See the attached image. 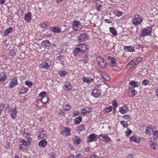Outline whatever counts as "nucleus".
I'll return each instance as SVG.
<instances>
[{"label":"nucleus","instance_id":"obj_1","mask_svg":"<svg viewBox=\"0 0 158 158\" xmlns=\"http://www.w3.org/2000/svg\"><path fill=\"white\" fill-rule=\"evenodd\" d=\"M78 46L79 47L76 48L74 49V55H77L78 53L80 52L84 53L87 52L89 51V46L86 44H81L78 45Z\"/></svg>","mask_w":158,"mask_h":158},{"label":"nucleus","instance_id":"obj_2","mask_svg":"<svg viewBox=\"0 0 158 158\" xmlns=\"http://www.w3.org/2000/svg\"><path fill=\"white\" fill-rule=\"evenodd\" d=\"M100 85L98 86H96L94 89L91 94L95 98H98L100 97L102 91L101 89H98V87L101 86Z\"/></svg>","mask_w":158,"mask_h":158},{"label":"nucleus","instance_id":"obj_3","mask_svg":"<svg viewBox=\"0 0 158 158\" xmlns=\"http://www.w3.org/2000/svg\"><path fill=\"white\" fill-rule=\"evenodd\" d=\"M51 65V62L48 60H46L43 62L42 63L39 65V67L44 69H48L50 68Z\"/></svg>","mask_w":158,"mask_h":158},{"label":"nucleus","instance_id":"obj_4","mask_svg":"<svg viewBox=\"0 0 158 158\" xmlns=\"http://www.w3.org/2000/svg\"><path fill=\"white\" fill-rule=\"evenodd\" d=\"M143 21V19L140 17L138 14H136L134 18L133 19L132 22L134 25H137L140 24L141 22Z\"/></svg>","mask_w":158,"mask_h":158},{"label":"nucleus","instance_id":"obj_5","mask_svg":"<svg viewBox=\"0 0 158 158\" xmlns=\"http://www.w3.org/2000/svg\"><path fill=\"white\" fill-rule=\"evenodd\" d=\"M82 25L79 21H74L73 23V28L74 30L76 31H80L82 28Z\"/></svg>","mask_w":158,"mask_h":158},{"label":"nucleus","instance_id":"obj_6","mask_svg":"<svg viewBox=\"0 0 158 158\" xmlns=\"http://www.w3.org/2000/svg\"><path fill=\"white\" fill-rule=\"evenodd\" d=\"M97 61L101 68H104L106 67V63L104 61L103 57L98 56L96 58Z\"/></svg>","mask_w":158,"mask_h":158},{"label":"nucleus","instance_id":"obj_7","mask_svg":"<svg viewBox=\"0 0 158 158\" xmlns=\"http://www.w3.org/2000/svg\"><path fill=\"white\" fill-rule=\"evenodd\" d=\"M98 138L101 141L106 142H109L111 140V138L105 134H100L98 136Z\"/></svg>","mask_w":158,"mask_h":158},{"label":"nucleus","instance_id":"obj_8","mask_svg":"<svg viewBox=\"0 0 158 158\" xmlns=\"http://www.w3.org/2000/svg\"><path fill=\"white\" fill-rule=\"evenodd\" d=\"M46 133V132L43 129H39L38 132V139H45L47 136V134Z\"/></svg>","mask_w":158,"mask_h":158},{"label":"nucleus","instance_id":"obj_9","mask_svg":"<svg viewBox=\"0 0 158 158\" xmlns=\"http://www.w3.org/2000/svg\"><path fill=\"white\" fill-rule=\"evenodd\" d=\"M89 38L88 35L86 33H84L80 34L77 40L79 42L84 41Z\"/></svg>","mask_w":158,"mask_h":158},{"label":"nucleus","instance_id":"obj_10","mask_svg":"<svg viewBox=\"0 0 158 158\" xmlns=\"http://www.w3.org/2000/svg\"><path fill=\"white\" fill-rule=\"evenodd\" d=\"M98 136L95 134H92L89 135L87 138V141L88 143L97 140Z\"/></svg>","mask_w":158,"mask_h":158},{"label":"nucleus","instance_id":"obj_11","mask_svg":"<svg viewBox=\"0 0 158 158\" xmlns=\"http://www.w3.org/2000/svg\"><path fill=\"white\" fill-rule=\"evenodd\" d=\"M151 29L149 28L148 29L143 28L142 30V34L141 35L142 37L145 36L149 35L151 33Z\"/></svg>","mask_w":158,"mask_h":158},{"label":"nucleus","instance_id":"obj_12","mask_svg":"<svg viewBox=\"0 0 158 158\" xmlns=\"http://www.w3.org/2000/svg\"><path fill=\"white\" fill-rule=\"evenodd\" d=\"M26 143L25 142L24 139H22L19 145V149L20 150L22 149H26L27 147H29V146L26 145Z\"/></svg>","mask_w":158,"mask_h":158},{"label":"nucleus","instance_id":"obj_13","mask_svg":"<svg viewBox=\"0 0 158 158\" xmlns=\"http://www.w3.org/2000/svg\"><path fill=\"white\" fill-rule=\"evenodd\" d=\"M84 82L87 83H90L94 82V79L90 77H84L82 79Z\"/></svg>","mask_w":158,"mask_h":158},{"label":"nucleus","instance_id":"obj_14","mask_svg":"<svg viewBox=\"0 0 158 158\" xmlns=\"http://www.w3.org/2000/svg\"><path fill=\"white\" fill-rule=\"evenodd\" d=\"M130 139L131 141L135 142L137 143H138L140 141L139 137L136 135H133L131 136Z\"/></svg>","mask_w":158,"mask_h":158},{"label":"nucleus","instance_id":"obj_15","mask_svg":"<svg viewBox=\"0 0 158 158\" xmlns=\"http://www.w3.org/2000/svg\"><path fill=\"white\" fill-rule=\"evenodd\" d=\"M92 111V110L89 108L86 107L85 108L82 110L81 113L83 114L84 115H86L88 114Z\"/></svg>","mask_w":158,"mask_h":158},{"label":"nucleus","instance_id":"obj_16","mask_svg":"<svg viewBox=\"0 0 158 158\" xmlns=\"http://www.w3.org/2000/svg\"><path fill=\"white\" fill-rule=\"evenodd\" d=\"M72 88V86L69 82H66L65 83L64 89L66 91L70 90Z\"/></svg>","mask_w":158,"mask_h":158},{"label":"nucleus","instance_id":"obj_17","mask_svg":"<svg viewBox=\"0 0 158 158\" xmlns=\"http://www.w3.org/2000/svg\"><path fill=\"white\" fill-rule=\"evenodd\" d=\"M71 130L69 127L64 128L62 131L63 134H64L66 136H68L71 135L70 131Z\"/></svg>","mask_w":158,"mask_h":158},{"label":"nucleus","instance_id":"obj_18","mask_svg":"<svg viewBox=\"0 0 158 158\" xmlns=\"http://www.w3.org/2000/svg\"><path fill=\"white\" fill-rule=\"evenodd\" d=\"M108 58L111 60L110 65L112 67L115 66L116 65V60L111 56H109Z\"/></svg>","mask_w":158,"mask_h":158},{"label":"nucleus","instance_id":"obj_19","mask_svg":"<svg viewBox=\"0 0 158 158\" xmlns=\"http://www.w3.org/2000/svg\"><path fill=\"white\" fill-rule=\"evenodd\" d=\"M24 19L26 21L28 22H30L31 19V14L30 12H28V13L25 15Z\"/></svg>","mask_w":158,"mask_h":158},{"label":"nucleus","instance_id":"obj_20","mask_svg":"<svg viewBox=\"0 0 158 158\" xmlns=\"http://www.w3.org/2000/svg\"><path fill=\"white\" fill-rule=\"evenodd\" d=\"M101 75L102 77L106 81H109L110 80V78L109 76L106 73L102 72L101 73Z\"/></svg>","mask_w":158,"mask_h":158},{"label":"nucleus","instance_id":"obj_21","mask_svg":"<svg viewBox=\"0 0 158 158\" xmlns=\"http://www.w3.org/2000/svg\"><path fill=\"white\" fill-rule=\"evenodd\" d=\"M50 30L55 33H58L61 32V31L58 27H52L50 28Z\"/></svg>","mask_w":158,"mask_h":158},{"label":"nucleus","instance_id":"obj_22","mask_svg":"<svg viewBox=\"0 0 158 158\" xmlns=\"http://www.w3.org/2000/svg\"><path fill=\"white\" fill-rule=\"evenodd\" d=\"M41 44L45 47H49L51 45V44L49 41L47 40H43Z\"/></svg>","mask_w":158,"mask_h":158},{"label":"nucleus","instance_id":"obj_23","mask_svg":"<svg viewBox=\"0 0 158 158\" xmlns=\"http://www.w3.org/2000/svg\"><path fill=\"white\" fill-rule=\"evenodd\" d=\"M10 112H11L10 115L12 118L13 119L15 118H16V116L17 114V112L16 108H15L14 109H13Z\"/></svg>","mask_w":158,"mask_h":158},{"label":"nucleus","instance_id":"obj_24","mask_svg":"<svg viewBox=\"0 0 158 158\" xmlns=\"http://www.w3.org/2000/svg\"><path fill=\"white\" fill-rule=\"evenodd\" d=\"M128 110V108L127 106H124L123 107H120L119 108V111L122 114L126 113Z\"/></svg>","mask_w":158,"mask_h":158},{"label":"nucleus","instance_id":"obj_25","mask_svg":"<svg viewBox=\"0 0 158 158\" xmlns=\"http://www.w3.org/2000/svg\"><path fill=\"white\" fill-rule=\"evenodd\" d=\"M47 141L44 139L41 140L39 143V146L42 148H44L47 144Z\"/></svg>","mask_w":158,"mask_h":158},{"label":"nucleus","instance_id":"obj_26","mask_svg":"<svg viewBox=\"0 0 158 158\" xmlns=\"http://www.w3.org/2000/svg\"><path fill=\"white\" fill-rule=\"evenodd\" d=\"M152 127V126H149L147 127L145 131L146 134H151L152 132H153L154 131L153 129V127Z\"/></svg>","mask_w":158,"mask_h":158},{"label":"nucleus","instance_id":"obj_27","mask_svg":"<svg viewBox=\"0 0 158 158\" xmlns=\"http://www.w3.org/2000/svg\"><path fill=\"white\" fill-rule=\"evenodd\" d=\"M85 128V125L84 124H81L79 126L77 127V131L78 133H80L81 131H84Z\"/></svg>","mask_w":158,"mask_h":158},{"label":"nucleus","instance_id":"obj_28","mask_svg":"<svg viewBox=\"0 0 158 158\" xmlns=\"http://www.w3.org/2000/svg\"><path fill=\"white\" fill-rule=\"evenodd\" d=\"M13 31V28L11 27H9V28L6 30L4 32V35L5 36L7 35L9 33H11Z\"/></svg>","mask_w":158,"mask_h":158},{"label":"nucleus","instance_id":"obj_29","mask_svg":"<svg viewBox=\"0 0 158 158\" xmlns=\"http://www.w3.org/2000/svg\"><path fill=\"white\" fill-rule=\"evenodd\" d=\"M82 119V117L80 116L76 118L74 121V123L76 124H79L81 121Z\"/></svg>","mask_w":158,"mask_h":158},{"label":"nucleus","instance_id":"obj_30","mask_svg":"<svg viewBox=\"0 0 158 158\" xmlns=\"http://www.w3.org/2000/svg\"><path fill=\"white\" fill-rule=\"evenodd\" d=\"M6 79V76L5 73L0 74V82L5 81Z\"/></svg>","mask_w":158,"mask_h":158},{"label":"nucleus","instance_id":"obj_31","mask_svg":"<svg viewBox=\"0 0 158 158\" xmlns=\"http://www.w3.org/2000/svg\"><path fill=\"white\" fill-rule=\"evenodd\" d=\"M48 101V98L47 96H44L41 99V102L45 104L47 103Z\"/></svg>","mask_w":158,"mask_h":158},{"label":"nucleus","instance_id":"obj_32","mask_svg":"<svg viewBox=\"0 0 158 158\" xmlns=\"http://www.w3.org/2000/svg\"><path fill=\"white\" fill-rule=\"evenodd\" d=\"M131 90L129 91V95L131 97H132L135 94H136L137 93V92L136 90H135L134 89H130Z\"/></svg>","mask_w":158,"mask_h":158},{"label":"nucleus","instance_id":"obj_33","mask_svg":"<svg viewBox=\"0 0 158 158\" xmlns=\"http://www.w3.org/2000/svg\"><path fill=\"white\" fill-rule=\"evenodd\" d=\"M109 29L110 32L114 35L116 36L117 35V33L114 27H110Z\"/></svg>","mask_w":158,"mask_h":158},{"label":"nucleus","instance_id":"obj_34","mask_svg":"<svg viewBox=\"0 0 158 158\" xmlns=\"http://www.w3.org/2000/svg\"><path fill=\"white\" fill-rule=\"evenodd\" d=\"M125 50L127 52H131L134 50V48L132 46H130L126 47V48H125Z\"/></svg>","mask_w":158,"mask_h":158},{"label":"nucleus","instance_id":"obj_35","mask_svg":"<svg viewBox=\"0 0 158 158\" xmlns=\"http://www.w3.org/2000/svg\"><path fill=\"white\" fill-rule=\"evenodd\" d=\"M129 84L132 86V87H137L138 85L137 84L136 81H131L129 83Z\"/></svg>","mask_w":158,"mask_h":158},{"label":"nucleus","instance_id":"obj_36","mask_svg":"<svg viewBox=\"0 0 158 158\" xmlns=\"http://www.w3.org/2000/svg\"><path fill=\"white\" fill-rule=\"evenodd\" d=\"M137 64V63H136V62L133 59L132 61L129 63L128 65H131V67L132 68L134 67V66Z\"/></svg>","mask_w":158,"mask_h":158},{"label":"nucleus","instance_id":"obj_37","mask_svg":"<svg viewBox=\"0 0 158 158\" xmlns=\"http://www.w3.org/2000/svg\"><path fill=\"white\" fill-rule=\"evenodd\" d=\"M31 141L32 140L31 139V138H30L29 137L26 140H25V142L26 143V145H27L28 146H29L30 144Z\"/></svg>","mask_w":158,"mask_h":158},{"label":"nucleus","instance_id":"obj_38","mask_svg":"<svg viewBox=\"0 0 158 158\" xmlns=\"http://www.w3.org/2000/svg\"><path fill=\"white\" fill-rule=\"evenodd\" d=\"M157 147V143L155 142H153L151 145V148L154 149H156Z\"/></svg>","mask_w":158,"mask_h":158},{"label":"nucleus","instance_id":"obj_39","mask_svg":"<svg viewBox=\"0 0 158 158\" xmlns=\"http://www.w3.org/2000/svg\"><path fill=\"white\" fill-rule=\"evenodd\" d=\"M121 124L124 128L127 127L128 126V124L127 122L125 121H122L121 122Z\"/></svg>","mask_w":158,"mask_h":158},{"label":"nucleus","instance_id":"obj_40","mask_svg":"<svg viewBox=\"0 0 158 158\" xmlns=\"http://www.w3.org/2000/svg\"><path fill=\"white\" fill-rule=\"evenodd\" d=\"M9 54L12 57L15 56L16 55L15 51L14 50H10L9 52Z\"/></svg>","mask_w":158,"mask_h":158},{"label":"nucleus","instance_id":"obj_41","mask_svg":"<svg viewBox=\"0 0 158 158\" xmlns=\"http://www.w3.org/2000/svg\"><path fill=\"white\" fill-rule=\"evenodd\" d=\"M134 60L136 62V63H137V64L139 62L142 60V58L141 57H138L137 58L134 59Z\"/></svg>","mask_w":158,"mask_h":158},{"label":"nucleus","instance_id":"obj_42","mask_svg":"<svg viewBox=\"0 0 158 158\" xmlns=\"http://www.w3.org/2000/svg\"><path fill=\"white\" fill-rule=\"evenodd\" d=\"M81 141V138L77 136L75 138V142L77 144H79L80 143Z\"/></svg>","mask_w":158,"mask_h":158},{"label":"nucleus","instance_id":"obj_43","mask_svg":"<svg viewBox=\"0 0 158 158\" xmlns=\"http://www.w3.org/2000/svg\"><path fill=\"white\" fill-rule=\"evenodd\" d=\"M23 89H22V91L20 92V94H25L27 92V91H28V89L27 88H23Z\"/></svg>","mask_w":158,"mask_h":158},{"label":"nucleus","instance_id":"obj_44","mask_svg":"<svg viewBox=\"0 0 158 158\" xmlns=\"http://www.w3.org/2000/svg\"><path fill=\"white\" fill-rule=\"evenodd\" d=\"M30 131H29L28 129H25L24 130V132L25 134L27 135V137L28 136L30 135Z\"/></svg>","mask_w":158,"mask_h":158},{"label":"nucleus","instance_id":"obj_45","mask_svg":"<svg viewBox=\"0 0 158 158\" xmlns=\"http://www.w3.org/2000/svg\"><path fill=\"white\" fill-rule=\"evenodd\" d=\"M60 75L61 76H65L67 74V72L65 71H61L59 73Z\"/></svg>","mask_w":158,"mask_h":158},{"label":"nucleus","instance_id":"obj_46","mask_svg":"<svg viewBox=\"0 0 158 158\" xmlns=\"http://www.w3.org/2000/svg\"><path fill=\"white\" fill-rule=\"evenodd\" d=\"M89 60V58L87 56H84V59L83 60V63L84 64H85L87 63L88 61Z\"/></svg>","mask_w":158,"mask_h":158},{"label":"nucleus","instance_id":"obj_47","mask_svg":"<svg viewBox=\"0 0 158 158\" xmlns=\"http://www.w3.org/2000/svg\"><path fill=\"white\" fill-rule=\"evenodd\" d=\"M25 84L26 85H27L29 87L33 85V83L32 82H30L28 81H26L25 82Z\"/></svg>","mask_w":158,"mask_h":158},{"label":"nucleus","instance_id":"obj_48","mask_svg":"<svg viewBox=\"0 0 158 158\" xmlns=\"http://www.w3.org/2000/svg\"><path fill=\"white\" fill-rule=\"evenodd\" d=\"M11 83L14 85H16L17 83V81L16 78L14 79L11 81Z\"/></svg>","mask_w":158,"mask_h":158},{"label":"nucleus","instance_id":"obj_49","mask_svg":"<svg viewBox=\"0 0 158 158\" xmlns=\"http://www.w3.org/2000/svg\"><path fill=\"white\" fill-rule=\"evenodd\" d=\"M63 108L64 109V110H65L66 111H68L69 110L70 106H69V105H67L65 107L64 106Z\"/></svg>","mask_w":158,"mask_h":158},{"label":"nucleus","instance_id":"obj_50","mask_svg":"<svg viewBox=\"0 0 158 158\" xmlns=\"http://www.w3.org/2000/svg\"><path fill=\"white\" fill-rule=\"evenodd\" d=\"M112 107L110 106L109 107L105 109V110L106 112H110L112 110Z\"/></svg>","mask_w":158,"mask_h":158},{"label":"nucleus","instance_id":"obj_51","mask_svg":"<svg viewBox=\"0 0 158 158\" xmlns=\"http://www.w3.org/2000/svg\"><path fill=\"white\" fill-rule=\"evenodd\" d=\"M148 81L147 80H145L142 81V84L143 85H148Z\"/></svg>","mask_w":158,"mask_h":158},{"label":"nucleus","instance_id":"obj_52","mask_svg":"<svg viewBox=\"0 0 158 158\" xmlns=\"http://www.w3.org/2000/svg\"><path fill=\"white\" fill-rule=\"evenodd\" d=\"M153 135L154 136H155L156 137H158V131H153Z\"/></svg>","mask_w":158,"mask_h":158},{"label":"nucleus","instance_id":"obj_53","mask_svg":"<svg viewBox=\"0 0 158 158\" xmlns=\"http://www.w3.org/2000/svg\"><path fill=\"white\" fill-rule=\"evenodd\" d=\"M11 109L10 106H7L6 107V111H7V112H10L11 111Z\"/></svg>","mask_w":158,"mask_h":158},{"label":"nucleus","instance_id":"obj_54","mask_svg":"<svg viewBox=\"0 0 158 158\" xmlns=\"http://www.w3.org/2000/svg\"><path fill=\"white\" fill-rule=\"evenodd\" d=\"M113 106H114V108H116L118 106L117 103L116 101H114L113 103Z\"/></svg>","mask_w":158,"mask_h":158},{"label":"nucleus","instance_id":"obj_55","mask_svg":"<svg viewBox=\"0 0 158 158\" xmlns=\"http://www.w3.org/2000/svg\"><path fill=\"white\" fill-rule=\"evenodd\" d=\"M102 9V6L101 5H99L97 7V10L98 11H100Z\"/></svg>","mask_w":158,"mask_h":158},{"label":"nucleus","instance_id":"obj_56","mask_svg":"<svg viewBox=\"0 0 158 158\" xmlns=\"http://www.w3.org/2000/svg\"><path fill=\"white\" fill-rule=\"evenodd\" d=\"M47 23L45 22L41 24V27L42 28H45L47 26Z\"/></svg>","mask_w":158,"mask_h":158},{"label":"nucleus","instance_id":"obj_57","mask_svg":"<svg viewBox=\"0 0 158 158\" xmlns=\"http://www.w3.org/2000/svg\"><path fill=\"white\" fill-rule=\"evenodd\" d=\"M123 13L120 11H118L116 13V15L117 16H119L122 15Z\"/></svg>","mask_w":158,"mask_h":158},{"label":"nucleus","instance_id":"obj_58","mask_svg":"<svg viewBox=\"0 0 158 158\" xmlns=\"http://www.w3.org/2000/svg\"><path fill=\"white\" fill-rule=\"evenodd\" d=\"M46 93L44 91H42L39 94V96L40 97H42L43 96L46 94Z\"/></svg>","mask_w":158,"mask_h":158},{"label":"nucleus","instance_id":"obj_59","mask_svg":"<svg viewBox=\"0 0 158 158\" xmlns=\"http://www.w3.org/2000/svg\"><path fill=\"white\" fill-rule=\"evenodd\" d=\"M132 132V131L131 130L129 129V130L128 131L126 132L127 135L129 136L131 133Z\"/></svg>","mask_w":158,"mask_h":158},{"label":"nucleus","instance_id":"obj_60","mask_svg":"<svg viewBox=\"0 0 158 158\" xmlns=\"http://www.w3.org/2000/svg\"><path fill=\"white\" fill-rule=\"evenodd\" d=\"M55 155L53 153H51L50 155L49 158H55Z\"/></svg>","mask_w":158,"mask_h":158},{"label":"nucleus","instance_id":"obj_61","mask_svg":"<svg viewBox=\"0 0 158 158\" xmlns=\"http://www.w3.org/2000/svg\"><path fill=\"white\" fill-rule=\"evenodd\" d=\"M81 156V154L80 153H78L75 156V158H80Z\"/></svg>","mask_w":158,"mask_h":158},{"label":"nucleus","instance_id":"obj_62","mask_svg":"<svg viewBox=\"0 0 158 158\" xmlns=\"http://www.w3.org/2000/svg\"><path fill=\"white\" fill-rule=\"evenodd\" d=\"M130 117V115L129 114L124 115L123 116V117L125 119H127V118H129Z\"/></svg>","mask_w":158,"mask_h":158},{"label":"nucleus","instance_id":"obj_63","mask_svg":"<svg viewBox=\"0 0 158 158\" xmlns=\"http://www.w3.org/2000/svg\"><path fill=\"white\" fill-rule=\"evenodd\" d=\"M79 112H73V115L74 116H77L79 114Z\"/></svg>","mask_w":158,"mask_h":158},{"label":"nucleus","instance_id":"obj_64","mask_svg":"<svg viewBox=\"0 0 158 158\" xmlns=\"http://www.w3.org/2000/svg\"><path fill=\"white\" fill-rule=\"evenodd\" d=\"M132 156L133 155L132 154H129L127 156V158H132Z\"/></svg>","mask_w":158,"mask_h":158}]
</instances>
